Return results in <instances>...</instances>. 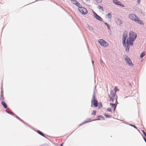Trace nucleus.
<instances>
[{
    "label": "nucleus",
    "mask_w": 146,
    "mask_h": 146,
    "mask_svg": "<svg viewBox=\"0 0 146 146\" xmlns=\"http://www.w3.org/2000/svg\"><path fill=\"white\" fill-rule=\"evenodd\" d=\"M130 125V126L133 127H134L135 128L137 129L136 127L135 126V125Z\"/></svg>",
    "instance_id": "obj_27"
},
{
    "label": "nucleus",
    "mask_w": 146,
    "mask_h": 146,
    "mask_svg": "<svg viewBox=\"0 0 146 146\" xmlns=\"http://www.w3.org/2000/svg\"><path fill=\"white\" fill-rule=\"evenodd\" d=\"M1 104L4 107V108H7V106L5 102L3 101L2 102Z\"/></svg>",
    "instance_id": "obj_12"
},
{
    "label": "nucleus",
    "mask_w": 146,
    "mask_h": 146,
    "mask_svg": "<svg viewBox=\"0 0 146 146\" xmlns=\"http://www.w3.org/2000/svg\"><path fill=\"white\" fill-rule=\"evenodd\" d=\"M72 3L76 6L77 7H79L80 6V3L75 0H70Z\"/></svg>",
    "instance_id": "obj_10"
},
{
    "label": "nucleus",
    "mask_w": 146,
    "mask_h": 146,
    "mask_svg": "<svg viewBox=\"0 0 146 146\" xmlns=\"http://www.w3.org/2000/svg\"><path fill=\"white\" fill-rule=\"evenodd\" d=\"M116 104L117 105V104H118V102H117V99H116Z\"/></svg>",
    "instance_id": "obj_34"
},
{
    "label": "nucleus",
    "mask_w": 146,
    "mask_h": 146,
    "mask_svg": "<svg viewBox=\"0 0 146 146\" xmlns=\"http://www.w3.org/2000/svg\"><path fill=\"white\" fill-rule=\"evenodd\" d=\"M100 120V119H94V120Z\"/></svg>",
    "instance_id": "obj_32"
},
{
    "label": "nucleus",
    "mask_w": 146,
    "mask_h": 146,
    "mask_svg": "<svg viewBox=\"0 0 146 146\" xmlns=\"http://www.w3.org/2000/svg\"><path fill=\"white\" fill-rule=\"evenodd\" d=\"M104 24L106 25V26H107L108 29H110V25L108 24L107 23H104Z\"/></svg>",
    "instance_id": "obj_21"
},
{
    "label": "nucleus",
    "mask_w": 146,
    "mask_h": 146,
    "mask_svg": "<svg viewBox=\"0 0 146 146\" xmlns=\"http://www.w3.org/2000/svg\"><path fill=\"white\" fill-rule=\"evenodd\" d=\"M137 36L136 34L132 31H130L128 37V33L126 31L123 32L122 35V43L124 47L126 48V51L128 52L130 46H133V42Z\"/></svg>",
    "instance_id": "obj_1"
},
{
    "label": "nucleus",
    "mask_w": 146,
    "mask_h": 146,
    "mask_svg": "<svg viewBox=\"0 0 146 146\" xmlns=\"http://www.w3.org/2000/svg\"><path fill=\"white\" fill-rule=\"evenodd\" d=\"M92 63L93 64H94V61H92Z\"/></svg>",
    "instance_id": "obj_35"
},
{
    "label": "nucleus",
    "mask_w": 146,
    "mask_h": 146,
    "mask_svg": "<svg viewBox=\"0 0 146 146\" xmlns=\"http://www.w3.org/2000/svg\"><path fill=\"white\" fill-rule=\"evenodd\" d=\"M144 138V140L145 141L146 143V139L145 138Z\"/></svg>",
    "instance_id": "obj_33"
},
{
    "label": "nucleus",
    "mask_w": 146,
    "mask_h": 146,
    "mask_svg": "<svg viewBox=\"0 0 146 146\" xmlns=\"http://www.w3.org/2000/svg\"><path fill=\"white\" fill-rule=\"evenodd\" d=\"M120 3H121L120 2V3H118V4H120Z\"/></svg>",
    "instance_id": "obj_36"
},
{
    "label": "nucleus",
    "mask_w": 146,
    "mask_h": 146,
    "mask_svg": "<svg viewBox=\"0 0 146 146\" xmlns=\"http://www.w3.org/2000/svg\"><path fill=\"white\" fill-rule=\"evenodd\" d=\"M98 8L100 10H101L102 11H104V10L103 8L102 7H101L100 6H98Z\"/></svg>",
    "instance_id": "obj_18"
},
{
    "label": "nucleus",
    "mask_w": 146,
    "mask_h": 146,
    "mask_svg": "<svg viewBox=\"0 0 146 146\" xmlns=\"http://www.w3.org/2000/svg\"><path fill=\"white\" fill-rule=\"evenodd\" d=\"M114 91H115V93L114 94H115V93L117 91H119V89H117V88L116 87H115V88H114Z\"/></svg>",
    "instance_id": "obj_22"
},
{
    "label": "nucleus",
    "mask_w": 146,
    "mask_h": 146,
    "mask_svg": "<svg viewBox=\"0 0 146 146\" xmlns=\"http://www.w3.org/2000/svg\"><path fill=\"white\" fill-rule=\"evenodd\" d=\"M96 110H94L93 111L92 113V115H95L96 113Z\"/></svg>",
    "instance_id": "obj_23"
},
{
    "label": "nucleus",
    "mask_w": 146,
    "mask_h": 146,
    "mask_svg": "<svg viewBox=\"0 0 146 146\" xmlns=\"http://www.w3.org/2000/svg\"><path fill=\"white\" fill-rule=\"evenodd\" d=\"M88 3H89L90 2L89 0H85Z\"/></svg>",
    "instance_id": "obj_29"
},
{
    "label": "nucleus",
    "mask_w": 146,
    "mask_h": 146,
    "mask_svg": "<svg viewBox=\"0 0 146 146\" xmlns=\"http://www.w3.org/2000/svg\"><path fill=\"white\" fill-rule=\"evenodd\" d=\"M91 119H88L86 120L85 121L82 123L80 124V125H81L82 124L84 123H86L89 122H91Z\"/></svg>",
    "instance_id": "obj_13"
},
{
    "label": "nucleus",
    "mask_w": 146,
    "mask_h": 146,
    "mask_svg": "<svg viewBox=\"0 0 146 146\" xmlns=\"http://www.w3.org/2000/svg\"><path fill=\"white\" fill-rule=\"evenodd\" d=\"M87 27L90 31H92L93 30V28L92 27L88 25Z\"/></svg>",
    "instance_id": "obj_16"
},
{
    "label": "nucleus",
    "mask_w": 146,
    "mask_h": 146,
    "mask_svg": "<svg viewBox=\"0 0 146 146\" xmlns=\"http://www.w3.org/2000/svg\"><path fill=\"white\" fill-rule=\"evenodd\" d=\"M107 110L109 112H111V108H108L107 109Z\"/></svg>",
    "instance_id": "obj_25"
},
{
    "label": "nucleus",
    "mask_w": 146,
    "mask_h": 146,
    "mask_svg": "<svg viewBox=\"0 0 146 146\" xmlns=\"http://www.w3.org/2000/svg\"><path fill=\"white\" fill-rule=\"evenodd\" d=\"M115 96V94L114 93L113 90L111 91L110 92V96H109L110 101L111 102H113L114 101Z\"/></svg>",
    "instance_id": "obj_7"
},
{
    "label": "nucleus",
    "mask_w": 146,
    "mask_h": 146,
    "mask_svg": "<svg viewBox=\"0 0 146 146\" xmlns=\"http://www.w3.org/2000/svg\"><path fill=\"white\" fill-rule=\"evenodd\" d=\"M113 2L115 4L117 5H120V4H118V3H120V2L117 1V0H113Z\"/></svg>",
    "instance_id": "obj_15"
},
{
    "label": "nucleus",
    "mask_w": 146,
    "mask_h": 146,
    "mask_svg": "<svg viewBox=\"0 0 146 146\" xmlns=\"http://www.w3.org/2000/svg\"><path fill=\"white\" fill-rule=\"evenodd\" d=\"M81 5H80V6L78 7V9L79 12L82 15H86L88 12L86 9L84 7H80Z\"/></svg>",
    "instance_id": "obj_4"
},
{
    "label": "nucleus",
    "mask_w": 146,
    "mask_h": 146,
    "mask_svg": "<svg viewBox=\"0 0 146 146\" xmlns=\"http://www.w3.org/2000/svg\"><path fill=\"white\" fill-rule=\"evenodd\" d=\"M94 14V17L97 20L100 21H102L103 20L102 19L99 15H98L94 11H93L92 12Z\"/></svg>",
    "instance_id": "obj_8"
},
{
    "label": "nucleus",
    "mask_w": 146,
    "mask_h": 146,
    "mask_svg": "<svg viewBox=\"0 0 146 146\" xmlns=\"http://www.w3.org/2000/svg\"><path fill=\"white\" fill-rule=\"evenodd\" d=\"M110 105L111 106V107L113 108L114 111L116 107V104L110 103Z\"/></svg>",
    "instance_id": "obj_11"
},
{
    "label": "nucleus",
    "mask_w": 146,
    "mask_h": 146,
    "mask_svg": "<svg viewBox=\"0 0 146 146\" xmlns=\"http://www.w3.org/2000/svg\"><path fill=\"white\" fill-rule=\"evenodd\" d=\"M106 16H107L108 18L109 19H110L111 17V14L110 13L106 15Z\"/></svg>",
    "instance_id": "obj_17"
},
{
    "label": "nucleus",
    "mask_w": 146,
    "mask_h": 146,
    "mask_svg": "<svg viewBox=\"0 0 146 146\" xmlns=\"http://www.w3.org/2000/svg\"><path fill=\"white\" fill-rule=\"evenodd\" d=\"M115 21L117 24L119 25H120L123 23L122 21L118 18H116L115 19Z\"/></svg>",
    "instance_id": "obj_9"
},
{
    "label": "nucleus",
    "mask_w": 146,
    "mask_h": 146,
    "mask_svg": "<svg viewBox=\"0 0 146 146\" xmlns=\"http://www.w3.org/2000/svg\"><path fill=\"white\" fill-rule=\"evenodd\" d=\"M98 42L100 45L104 47H107L109 45L108 43L102 39L99 40H98Z\"/></svg>",
    "instance_id": "obj_6"
},
{
    "label": "nucleus",
    "mask_w": 146,
    "mask_h": 146,
    "mask_svg": "<svg viewBox=\"0 0 146 146\" xmlns=\"http://www.w3.org/2000/svg\"><path fill=\"white\" fill-rule=\"evenodd\" d=\"M128 17L130 20L137 22L139 24L141 25L143 24L142 21L140 20L134 14L131 13L129 14Z\"/></svg>",
    "instance_id": "obj_2"
},
{
    "label": "nucleus",
    "mask_w": 146,
    "mask_h": 146,
    "mask_svg": "<svg viewBox=\"0 0 146 146\" xmlns=\"http://www.w3.org/2000/svg\"><path fill=\"white\" fill-rule=\"evenodd\" d=\"M37 132L40 135H42L43 137H45V136H44V135L41 132L38 130H37Z\"/></svg>",
    "instance_id": "obj_14"
},
{
    "label": "nucleus",
    "mask_w": 146,
    "mask_h": 146,
    "mask_svg": "<svg viewBox=\"0 0 146 146\" xmlns=\"http://www.w3.org/2000/svg\"><path fill=\"white\" fill-rule=\"evenodd\" d=\"M123 57L125 61L131 67L133 66V64L132 63L131 59L127 56L125 55Z\"/></svg>",
    "instance_id": "obj_5"
},
{
    "label": "nucleus",
    "mask_w": 146,
    "mask_h": 146,
    "mask_svg": "<svg viewBox=\"0 0 146 146\" xmlns=\"http://www.w3.org/2000/svg\"><path fill=\"white\" fill-rule=\"evenodd\" d=\"M5 111L8 113H9V114H12V112H11L10 111H8L7 110H5Z\"/></svg>",
    "instance_id": "obj_24"
},
{
    "label": "nucleus",
    "mask_w": 146,
    "mask_h": 146,
    "mask_svg": "<svg viewBox=\"0 0 146 146\" xmlns=\"http://www.w3.org/2000/svg\"><path fill=\"white\" fill-rule=\"evenodd\" d=\"M97 3H101L102 1V0H95Z\"/></svg>",
    "instance_id": "obj_26"
},
{
    "label": "nucleus",
    "mask_w": 146,
    "mask_h": 146,
    "mask_svg": "<svg viewBox=\"0 0 146 146\" xmlns=\"http://www.w3.org/2000/svg\"><path fill=\"white\" fill-rule=\"evenodd\" d=\"M16 117L18 119H20V120L21 121H22V120L21 119H19V118L17 116H16Z\"/></svg>",
    "instance_id": "obj_31"
},
{
    "label": "nucleus",
    "mask_w": 146,
    "mask_h": 146,
    "mask_svg": "<svg viewBox=\"0 0 146 146\" xmlns=\"http://www.w3.org/2000/svg\"><path fill=\"white\" fill-rule=\"evenodd\" d=\"M119 6H121L122 7H124V5L123 4H121V5L120 4V5H119Z\"/></svg>",
    "instance_id": "obj_30"
},
{
    "label": "nucleus",
    "mask_w": 146,
    "mask_h": 146,
    "mask_svg": "<svg viewBox=\"0 0 146 146\" xmlns=\"http://www.w3.org/2000/svg\"><path fill=\"white\" fill-rule=\"evenodd\" d=\"M145 55V53L144 52H143L141 54L140 56V58H142L143 56H144Z\"/></svg>",
    "instance_id": "obj_20"
},
{
    "label": "nucleus",
    "mask_w": 146,
    "mask_h": 146,
    "mask_svg": "<svg viewBox=\"0 0 146 146\" xmlns=\"http://www.w3.org/2000/svg\"><path fill=\"white\" fill-rule=\"evenodd\" d=\"M91 104L92 105H91V106L92 107H93L92 104H93L94 106L95 107H97L98 106V101L95 97V92H94L93 95L92 96V98L91 100Z\"/></svg>",
    "instance_id": "obj_3"
},
{
    "label": "nucleus",
    "mask_w": 146,
    "mask_h": 146,
    "mask_svg": "<svg viewBox=\"0 0 146 146\" xmlns=\"http://www.w3.org/2000/svg\"><path fill=\"white\" fill-rule=\"evenodd\" d=\"M137 2L138 4H139L140 3V0H138L137 1Z\"/></svg>",
    "instance_id": "obj_28"
},
{
    "label": "nucleus",
    "mask_w": 146,
    "mask_h": 146,
    "mask_svg": "<svg viewBox=\"0 0 146 146\" xmlns=\"http://www.w3.org/2000/svg\"><path fill=\"white\" fill-rule=\"evenodd\" d=\"M104 115L107 118H110L111 116L107 114L106 113H104Z\"/></svg>",
    "instance_id": "obj_19"
}]
</instances>
